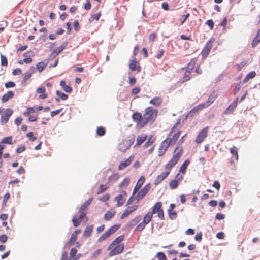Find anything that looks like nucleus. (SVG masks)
Masks as SVG:
<instances>
[{"label": "nucleus", "mask_w": 260, "mask_h": 260, "mask_svg": "<svg viewBox=\"0 0 260 260\" xmlns=\"http://www.w3.org/2000/svg\"><path fill=\"white\" fill-rule=\"evenodd\" d=\"M158 110L151 106L147 107L143 115L141 113L134 112L132 116L133 121L137 128L141 129L148 123L152 124L155 121L158 115Z\"/></svg>", "instance_id": "obj_1"}, {"label": "nucleus", "mask_w": 260, "mask_h": 260, "mask_svg": "<svg viewBox=\"0 0 260 260\" xmlns=\"http://www.w3.org/2000/svg\"><path fill=\"white\" fill-rule=\"evenodd\" d=\"M183 154L181 147L177 146L174 151L172 158L165 166V171L157 175L154 180L155 185L159 184L169 175L171 169L177 164Z\"/></svg>", "instance_id": "obj_2"}, {"label": "nucleus", "mask_w": 260, "mask_h": 260, "mask_svg": "<svg viewBox=\"0 0 260 260\" xmlns=\"http://www.w3.org/2000/svg\"><path fill=\"white\" fill-rule=\"evenodd\" d=\"M92 200L93 198L91 197L81 206L78 212L79 214V216L77 215L74 216L72 219V222L75 227H77L79 225L82 219L85 218V221H87L88 218L86 216L87 214L86 209L90 205L92 201Z\"/></svg>", "instance_id": "obj_3"}, {"label": "nucleus", "mask_w": 260, "mask_h": 260, "mask_svg": "<svg viewBox=\"0 0 260 260\" xmlns=\"http://www.w3.org/2000/svg\"><path fill=\"white\" fill-rule=\"evenodd\" d=\"M178 124V123H175L170 131L169 136H171L173 134H174L172 135V137L171 138L167 137L166 138V139L168 140V141L172 145H173L176 143V142L178 139V138L180 137V134H181L180 130L179 129V130L176 131V128L177 127Z\"/></svg>", "instance_id": "obj_4"}, {"label": "nucleus", "mask_w": 260, "mask_h": 260, "mask_svg": "<svg viewBox=\"0 0 260 260\" xmlns=\"http://www.w3.org/2000/svg\"><path fill=\"white\" fill-rule=\"evenodd\" d=\"M153 214L150 211L148 212L144 216L142 222H140L136 228L135 230L138 232H142L146 227V225L149 223L153 218Z\"/></svg>", "instance_id": "obj_5"}, {"label": "nucleus", "mask_w": 260, "mask_h": 260, "mask_svg": "<svg viewBox=\"0 0 260 260\" xmlns=\"http://www.w3.org/2000/svg\"><path fill=\"white\" fill-rule=\"evenodd\" d=\"M162 204L161 202H157L153 206L152 211H150L153 215L157 213L158 218L160 220L165 219L164 213L162 209Z\"/></svg>", "instance_id": "obj_6"}, {"label": "nucleus", "mask_w": 260, "mask_h": 260, "mask_svg": "<svg viewBox=\"0 0 260 260\" xmlns=\"http://www.w3.org/2000/svg\"><path fill=\"white\" fill-rule=\"evenodd\" d=\"M119 228L120 225H114L112 226L106 232L100 236L98 240V242H101L107 239L111 235L116 232Z\"/></svg>", "instance_id": "obj_7"}, {"label": "nucleus", "mask_w": 260, "mask_h": 260, "mask_svg": "<svg viewBox=\"0 0 260 260\" xmlns=\"http://www.w3.org/2000/svg\"><path fill=\"white\" fill-rule=\"evenodd\" d=\"M13 112V110L9 108L6 109L4 112V109L0 107L1 122L3 124L8 122Z\"/></svg>", "instance_id": "obj_8"}, {"label": "nucleus", "mask_w": 260, "mask_h": 260, "mask_svg": "<svg viewBox=\"0 0 260 260\" xmlns=\"http://www.w3.org/2000/svg\"><path fill=\"white\" fill-rule=\"evenodd\" d=\"M170 145H172L168 141V140L166 139L162 141L158 149V155L160 157L163 156Z\"/></svg>", "instance_id": "obj_9"}, {"label": "nucleus", "mask_w": 260, "mask_h": 260, "mask_svg": "<svg viewBox=\"0 0 260 260\" xmlns=\"http://www.w3.org/2000/svg\"><path fill=\"white\" fill-rule=\"evenodd\" d=\"M209 129V127L206 126L199 133L195 140L196 143L200 144L204 141L208 136Z\"/></svg>", "instance_id": "obj_10"}, {"label": "nucleus", "mask_w": 260, "mask_h": 260, "mask_svg": "<svg viewBox=\"0 0 260 260\" xmlns=\"http://www.w3.org/2000/svg\"><path fill=\"white\" fill-rule=\"evenodd\" d=\"M214 41L215 39L212 38L207 43L206 46L204 47V48H203L201 52V54L203 57H206L208 56L213 47V44L214 42Z\"/></svg>", "instance_id": "obj_11"}, {"label": "nucleus", "mask_w": 260, "mask_h": 260, "mask_svg": "<svg viewBox=\"0 0 260 260\" xmlns=\"http://www.w3.org/2000/svg\"><path fill=\"white\" fill-rule=\"evenodd\" d=\"M151 188V184L147 183L146 184L138 193L136 197L137 201H140L142 199L146 194L148 192Z\"/></svg>", "instance_id": "obj_12"}, {"label": "nucleus", "mask_w": 260, "mask_h": 260, "mask_svg": "<svg viewBox=\"0 0 260 260\" xmlns=\"http://www.w3.org/2000/svg\"><path fill=\"white\" fill-rule=\"evenodd\" d=\"M230 152L232 156L229 160V163L231 165H235L236 162H237L239 159V155L238 152V148L236 146H233L230 149Z\"/></svg>", "instance_id": "obj_13"}, {"label": "nucleus", "mask_w": 260, "mask_h": 260, "mask_svg": "<svg viewBox=\"0 0 260 260\" xmlns=\"http://www.w3.org/2000/svg\"><path fill=\"white\" fill-rule=\"evenodd\" d=\"M205 108V106L200 104L193 108L186 115V118L192 117L196 114L198 113L199 111Z\"/></svg>", "instance_id": "obj_14"}, {"label": "nucleus", "mask_w": 260, "mask_h": 260, "mask_svg": "<svg viewBox=\"0 0 260 260\" xmlns=\"http://www.w3.org/2000/svg\"><path fill=\"white\" fill-rule=\"evenodd\" d=\"M115 246V247L112 249V250L110 252L109 254L110 256H113L114 255L121 253L123 251L124 247L123 243L119 245H116Z\"/></svg>", "instance_id": "obj_15"}, {"label": "nucleus", "mask_w": 260, "mask_h": 260, "mask_svg": "<svg viewBox=\"0 0 260 260\" xmlns=\"http://www.w3.org/2000/svg\"><path fill=\"white\" fill-rule=\"evenodd\" d=\"M123 194H119L116 196L114 200L117 202V206L120 207L122 206L125 201V197L127 194L125 191H122Z\"/></svg>", "instance_id": "obj_16"}, {"label": "nucleus", "mask_w": 260, "mask_h": 260, "mask_svg": "<svg viewBox=\"0 0 260 260\" xmlns=\"http://www.w3.org/2000/svg\"><path fill=\"white\" fill-rule=\"evenodd\" d=\"M138 207V205H133L127 207L121 215L120 219H123L128 216L130 214L135 211L137 209Z\"/></svg>", "instance_id": "obj_17"}, {"label": "nucleus", "mask_w": 260, "mask_h": 260, "mask_svg": "<svg viewBox=\"0 0 260 260\" xmlns=\"http://www.w3.org/2000/svg\"><path fill=\"white\" fill-rule=\"evenodd\" d=\"M134 157L133 155H131L127 159H126L124 161L120 162L118 167V169L119 170H122L124 169L125 168L129 166V165L132 162Z\"/></svg>", "instance_id": "obj_18"}, {"label": "nucleus", "mask_w": 260, "mask_h": 260, "mask_svg": "<svg viewBox=\"0 0 260 260\" xmlns=\"http://www.w3.org/2000/svg\"><path fill=\"white\" fill-rule=\"evenodd\" d=\"M217 96V94L215 93V92H213L208 97L207 101L205 103H202V105L205 106V108L208 107L214 102Z\"/></svg>", "instance_id": "obj_19"}, {"label": "nucleus", "mask_w": 260, "mask_h": 260, "mask_svg": "<svg viewBox=\"0 0 260 260\" xmlns=\"http://www.w3.org/2000/svg\"><path fill=\"white\" fill-rule=\"evenodd\" d=\"M68 45L67 42L63 43L62 45H61L60 46L57 47L56 49L54 50V51L52 52L51 54V56H52L53 58H54L56 57L58 54H59L60 53H61L67 47Z\"/></svg>", "instance_id": "obj_20"}, {"label": "nucleus", "mask_w": 260, "mask_h": 260, "mask_svg": "<svg viewBox=\"0 0 260 260\" xmlns=\"http://www.w3.org/2000/svg\"><path fill=\"white\" fill-rule=\"evenodd\" d=\"M130 145L126 140H122L118 144V149L121 151L124 152L130 147Z\"/></svg>", "instance_id": "obj_21"}, {"label": "nucleus", "mask_w": 260, "mask_h": 260, "mask_svg": "<svg viewBox=\"0 0 260 260\" xmlns=\"http://www.w3.org/2000/svg\"><path fill=\"white\" fill-rule=\"evenodd\" d=\"M145 179L144 176H141L139 178V179L137 181L136 186L134 188L133 194H135L138 191V190L142 187V186L143 185L145 182Z\"/></svg>", "instance_id": "obj_22"}, {"label": "nucleus", "mask_w": 260, "mask_h": 260, "mask_svg": "<svg viewBox=\"0 0 260 260\" xmlns=\"http://www.w3.org/2000/svg\"><path fill=\"white\" fill-rule=\"evenodd\" d=\"M124 239V236L122 235L119 236L117 237L108 246V249H111L115 245H119L121 242Z\"/></svg>", "instance_id": "obj_23"}, {"label": "nucleus", "mask_w": 260, "mask_h": 260, "mask_svg": "<svg viewBox=\"0 0 260 260\" xmlns=\"http://www.w3.org/2000/svg\"><path fill=\"white\" fill-rule=\"evenodd\" d=\"M147 138V135L146 134H142L141 135L138 136L137 137V142L134 147L140 146Z\"/></svg>", "instance_id": "obj_24"}, {"label": "nucleus", "mask_w": 260, "mask_h": 260, "mask_svg": "<svg viewBox=\"0 0 260 260\" xmlns=\"http://www.w3.org/2000/svg\"><path fill=\"white\" fill-rule=\"evenodd\" d=\"M137 62L136 59L134 58L129 63V67L130 69L134 71L136 70L138 72H139L141 70V68L139 66H137Z\"/></svg>", "instance_id": "obj_25"}, {"label": "nucleus", "mask_w": 260, "mask_h": 260, "mask_svg": "<svg viewBox=\"0 0 260 260\" xmlns=\"http://www.w3.org/2000/svg\"><path fill=\"white\" fill-rule=\"evenodd\" d=\"M162 99L160 96H156L152 98L150 101L149 103L154 106L158 107L162 103Z\"/></svg>", "instance_id": "obj_26"}, {"label": "nucleus", "mask_w": 260, "mask_h": 260, "mask_svg": "<svg viewBox=\"0 0 260 260\" xmlns=\"http://www.w3.org/2000/svg\"><path fill=\"white\" fill-rule=\"evenodd\" d=\"M94 228L93 225L87 226L83 233V236L85 237H89L91 236Z\"/></svg>", "instance_id": "obj_27"}, {"label": "nucleus", "mask_w": 260, "mask_h": 260, "mask_svg": "<svg viewBox=\"0 0 260 260\" xmlns=\"http://www.w3.org/2000/svg\"><path fill=\"white\" fill-rule=\"evenodd\" d=\"M14 93L12 91H9L5 93L2 98V101L3 103L7 102L9 99L12 98Z\"/></svg>", "instance_id": "obj_28"}, {"label": "nucleus", "mask_w": 260, "mask_h": 260, "mask_svg": "<svg viewBox=\"0 0 260 260\" xmlns=\"http://www.w3.org/2000/svg\"><path fill=\"white\" fill-rule=\"evenodd\" d=\"M116 212L114 210H110L106 212L104 215V220L109 221L112 219L115 215Z\"/></svg>", "instance_id": "obj_29"}, {"label": "nucleus", "mask_w": 260, "mask_h": 260, "mask_svg": "<svg viewBox=\"0 0 260 260\" xmlns=\"http://www.w3.org/2000/svg\"><path fill=\"white\" fill-rule=\"evenodd\" d=\"M48 61L46 60L40 62L36 66L37 69L39 72H41L46 67Z\"/></svg>", "instance_id": "obj_30"}, {"label": "nucleus", "mask_w": 260, "mask_h": 260, "mask_svg": "<svg viewBox=\"0 0 260 260\" xmlns=\"http://www.w3.org/2000/svg\"><path fill=\"white\" fill-rule=\"evenodd\" d=\"M189 162L190 161L188 159L185 160L183 164L181 166L179 171V172L184 174L186 172V168L189 164Z\"/></svg>", "instance_id": "obj_31"}, {"label": "nucleus", "mask_w": 260, "mask_h": 260, "mask_svg": "<svg viewBox=\"0 0 260 260\" xmlns=\"http://www.w3.org/2000/svg\"><path fill=\"white\" fill-rule=\"evenodd\" d=\"M260 42V29L257 31L255 38L253 39L252 42V47H255Z\"/></svg>", "instance_id": "obj_32"}, {"label": "nucleus", "mask_w": 260, "mask_h": 260, "mask_svg": "<svg viewBox=\"0 0 260 260\" xmlns=\"http://www.w3.org/2000/svg\"><path fill=\"white\" fill-rule=\"evenodd\" d=\"M197 63V59H192L187 64L186 70L192 72Z\"/></svg>", "instance_id": "obj_33"}, {"label": "nucleus", "mask_w": 260, "mask_h": 260, "mask_svg": "<svg viewBox=\"0 0 260 260\" xmlns=\"http://www.w3.org/2000/svg\"><path fill=\"white\" fill-rule=\"evenodd\" d=\"M178 180L177 179H173L170 181L169 182V187L171 189H174L178 187Z\"/></svg>", "instance_id": "obj_34"}, {"label": "nucleus", "mask_w": 260, "mask_h": 260, "mask_svg": "<svg viewBox=\"0 0 260 260\" xmlns=\"http://www.w3.org/2000/svg\"><path fill=\"white\" fill-rule=\"evenodd\" d=\"M0 143L2 144H5V143L8 144H13L12 137V136H9V137H8L4 138L2 139V140H1Z\"/></svg>", "instance_id": "obj_35"}, {"label": "nucleus", "mask_w": 260, "mask_h": 260, "mask_svg": "<svg viewBox=\"0 0 260 260\" xmlns=\"http://www.w3.org/2000/svg\"><path fill=\"white\" fill-rule=\"evenodd\" d=\"M192 72L186 70L183 77L182 82H186L189 81L191 77L190 74Z\"/></svg>", "instance_id": "obj_36"}, {"label": "nucleus", "mask_w": 260, "mask_h": 260, "mask_svg": "<svg viewBox=\"0 0 260 260\" xmlns=\"http://www.w3.org/2000/svg\"><path fill=\"white\" fill-rule=\"evenodd\" d=\"M155 140V138L153 136H149L147 142L144 144V147L147 148L150 146Z\"/></svg>", "instance_id": "obj_37"}, {"label": "nucleus", "mask_w": 260, "mask_h": 260, "mask_svg": "<svg viewBox=\"0 0 260 260\" xmlns=\"http://www.w3.org/2000/svg\"><path fill=\"white\" fill-rule=\"evenodd\" d=\"M119 178V175L118 173H114L112 174L108 178L109 182H114L117 181Z\"/></svg>", "instance_id": "obj_38"}, {"label": "nucleus", "mask_w": 260, "mask_h": 260, "mask_svg": "<svg viewBox=\"0 0 260 260\" xmlns=\"http://www.w3.org/2000/svg\"><path fill=\"white\" fill-rule=\"evenodd\" d=\"M108 187L109 186H107L106 185H101L98 189L97 194H101L102 193L105 191L108 188Z\"/></svg>", "instance_id": "obj_39"}, {"label": "nucleus", "mask_w": 260, "mask_h": 260, "mask_svg": "<svg viewBox=\"0 0 260 260\" xmlns=\"http://www.w3.org/2000/svg\"><path fill=\"white\" fill-rule=\"evenodd\" d=\"M129 183V179L128 178H124L119 185L120 188L126 187Z\"/></svg>", "instance_id": "obj_40"}, {"label": "nucleus", "mask_w": 260, "mask_h": 260, "mask_svg": "<svg viewBox=\"0 0 260 260\" xmlns=\"http://www.w3.org/2000/svg\"><path fill=\"white\" fill-rule=\"evenodd\" d=\"M35 109L32 107H28L26 111L24 113V115L26 117H28L31 114L35 113Z\"/></svg>", "instance_id": "obj_41"}, {"label": "nucleus", "mask_w": 260, "mask_h": 260, "mask_svg": "<svg viewBox=\"0 0 260 260\" xmlns=\"http://www.w3.org/2000/svg\"><path fill=\"white\" fill-rule=\"evenodd\" d=\"M101 14L100 13H98L92 15L89 18V21L90 22H93L95 20L98 21L99 19V18L101 16Z\"/></svg>", "instance_id": "obj_42"}, {"label": "nucleus", "mask_w": 260, "mask_h": 260, "mask_svg": "<svg viewBox=\"0 0 260 260\" xmlns=\"http://www.w3.org/2000/svg\"><path fill=\"white\" fill-rule=\"evenodd\" d=\"M106 131L103 127H98L96 129V134L99 136H103L105 134Z\"/></svg>", "instance_id": "obj_43"}, {"label": "nucleus", "mask_w": 260, "mask_h": 260, "mask_svg": "<svg viewBox=\"0 0 260 260\" xmlns=\"http://www.w3.org/2000/svg\"><path fill=\"white\" fill-rule=\"evenodd\" d=\"M56 94L62 100H66L68 98V95L64 93L60 92L59 90L56 91Z\"/></svg>", "instance_id": "obj_44"}, {"label": "nucleus", "mask_w": 260, "mask_h": 260, "mask_svg": "<svg viewBox=\"0 0 260 260\" xmlns=\"http://www.w3.org/2000/svg\"><path fill=\"white\" fill-rule=\"evenodd\" d=\"M142 218L140 215L136 216L135 218H134L133 219H132L131 221V224L132 225H135L137 224L138 222L140 221Z\"/></svg>", "instance_id": "obj_45"}, {"label": "nucleus", "mask_w": 260, "mask_h": 260, "mask_svg": "<svg viewBox=\"0 0 260 260\" xmlns=\"http://www.w3.org/2000/svg\"><path fill=\"white\" fill-rule=\"evenodd\" d=\"M158 260H167V257L164 253L162 252H158L156 255Z\"/></svg>", "instance_id": "obj_46"}, {"label": "nucleus", "mask_w": 260, "mask_h": 260, "mask_svg": "<svg viewBox=\"0 0 260 260\" xmlns=\"http://www.w3.org/2000/svg\"><path fill=\"white\" fill-rule=\"evenodd\" d=\"M110 196L109 193H106L102 197L100 198L99 200L103 202H105L108 201L110 199Z\"/></svg>", "instance_id": "obj_47"}, {"label": "nucleus", "mask_w": 260, "mask_h": 260, "mask_svg": "<svg viewBox=\"0 0 260 260\" xmlns=\"http://www.w3.org/2000/svg\"><path fill=\"white\" fill-rule=\"evenodd\" d=\"M77 252V250L75 248H73L71 249V251L70 252L71 260H73L74 258H75L76 257Z\"/></svg>", "instance_id": "obj_48"}, {"label": "nucleus", "mask_w": 260, "mask_h": 260, "mask_svg": "<svg viewBox=\"0 0 260 260\" xmlns=\"http://www.w3.org/2000/svg\"><path fill=\"white\" fill-rule=\"evenodd\" d=\"M1 61L2 66L6 67L8 66V60L6 56L2 55L1 57Z\"/></svg>", "instance_id": "obj_49"}, {"label": "nucleus", "mask_w": 260, "mask_h": 260, "mask_svg": "<svg viewBox=\"0 0 260 260\" xmlns=\"http://www.w3.org/2000/svg\"><path fill=\"white\" fill-rule=\"evenodd\" d=\"M77 239V236L76 234H72L69 240V243L73 244L76 241Z\"/></svg>", "instance_id": "obj_50"}, {"label": "nucleus", "mask_w": 260, "mask_h": 260, "mask_svg": "<svg viewBox=\"0 0 260 260\" xmlns=\"http://www.w3.org/2000/svg\"><path fill=\"white\" fill-rule=\"evenodd\" d=\"M168 213H169V216H170V218L172 219H174L176 218L177 217V213L173 211V210H172L171 211H168Z\"/></svg>", "instance_id": "obj_51"}, {"label": "nucleus", "mask_w": 260, "mask_h": 260, "mask_svg": "<svg viewBox=\"0 0 260 260\" xmlns=\"http://www.w3.org/2000/svg\"><path fill=\"white\" fill-rule=\"evenodd\" d=\"M26 136L32 141H34L37 139V138L34 136V134L32 132L28 133Z\"/></svg>", "instance_id": "obj_52"}, {"label": "nucleus", "mask_w": 260, "mask_h": 260, "mask_svg": "<svg viewBox=\"0 0 260 260\" xmlns=\"http://www.w3.org/2000/svg\"><path fill=\"white\" fill-rule=\"evenodd\" d=\"M63 108H61L59 109H57L55 111H52L50 112V116L51 117H54L55 115L58 114L62 110Z\"/></svg>", "instance_id": "obj_53"}, {"label": "nucleus", "mask_w": 260, "mask_h": 260, "mask_svg": "<svg viewBox=\"0 0 260 260\" xmlns=\"http://www.w3.org/2000/svg\"><path fill=\"white\" fill-rule=\"evenodd\" d=\"M206 24H207L211 29H213L214 25V23L212 19L208 20L206 21Z\"/></svg>", "instance_id": "obj_54"}, {"label": "nucleus", "mask_w": 260, "mask_h": 260, "mask_svg": "<svg viewBox=\"0 0 260 260\" xmlns=\"http://www.w3.org/2000/svg\"><path fill=\"white\" fill-rule=\"evenodd\" d=\"M101 250L98 249L91 255V258H96L101 254Z\"/></svg>", "instance_id": "obj_55"}, {"label": "nucleus", "mask_w": 260, "mask_h": 260, "mask_svg": "<svg viewBox=\"0 0 260 260\" xmlns=\"http://www.w3.org/2000/svg\"><path fill=\"white\" fill-rule=\"evenodd\" d=\"M5 86L6 88H12L15 86V84L12 81H9L6 83Z\"/></svg>", "instance_id": "obj_56"}, {"label": "nucleus", "mask_w": 260, "mask_h": 260, "mask_svg": "<svg viewBox=\"0 0 260 260\" xmlns=\"http://www.w3.org/2000/svg\"><path fill=\"white\" fill-rule=\"evenodd\" d=\"M26 149V147L24 145H22V146H21L20 147H19L17 149H16V152L18 153V154H19V153H22V152L24 151Z\"/></svg>", "instance_id": "obj_57"}, {"label": "nucleus", "mask_w": 260, "mask_h": 260, "mask_svg": "<svg viewBox=\"0 0 260 260\" xmlns=\"http://www.w3.org/2000/svg\"><path fill=\"white\" fill-rule=\"evenodd\" d=\"M212 186L215 187L216 189L219 190L220 188V184L218 181H215L212 185Z\"/></svg>", "instance_id": "obj_58"}, {"label": "nucleus", "mask_w": 260, "mask_h": 260, "mask_svg": "<svg viewBox=\"0 0 260 260\" xmlns=\"http://www.w3.org/2000/svg\"><path fill=\"white\" fill-rule=\"evenodd\" d=\"M10 197V194L9 193H6L4 195V198H3V201L4 204H5L6 203L7 201L9 199Z\"/></svg>", "instance_id": "obj_59"}, {"label": "nucleus", "mask_w": 260, "mask_h": 260, "mask_svg": "<svg viewBox=\"0 0 260 260\" xmlns=\"http://www.w3.org/2000/svg\"><path fill=\"white\" fill-rule=\"evenodd\" d=\"M140 87H136L133 89L132 91V94L135 95L138 94L140 91Z\"/></svg>", "instance_id": "obj_60"}, {"label": "nucleus", "mask_w": 260, "mask_h": 260, "mask_svg": "<svg viewBox=\"0 0 260 260\" xmlns=\"http://www.w3.org/2000/svg\"><path fill=\"white\" fill-rule=\"evenodd\" d=\"M8 237L6 235L3 234L0 236V242L5 243L7 241Z\"/></svg>", "instance_id": "obj_61"}, {"label": "nucleus", "mask_w": 260, "mask_h": 260, "mask_svg": "<svg viewBox=\"0 0 260 260\" xmlns=\"http://www.w3.org/2000/svg\"><path fill=\"white\" fill-rule=\"evenodd\" d=\"M235 109L233 107H230V105L228 106L227 109L225 111V114H230L233 112Z\"/></svg>", "instance_id": "obj_62"}, {"label": "nucleus", "mask_w": 260, "mask_h": 260, "mask_svg": "<svg viewBox=\"0 0 260 260\" xmlns=\"http://www.w3.org/2000/svg\"><path fill=\"white\" fill-rule=\"evenodd\" d=\"M64 91L67 93H70L72 91V88L68 85H66L63 88Z\"/></svg>", "instance_id": "obj_63"}, {"label": "nucleus", "mask_w": 260, "mask_h": 260, "mask_svg": "<svg viewBox=\"0 0 260 260\" xmlns=\"http://www.w3.org/2000/svg\"><path fill=\"white\" fill-rule=\"evenodd\" d=\"M194 239L196 241L198 242H200L202 240V234L201 233H200L199 234H197L196 236L194 237Z\"/></svg>", "instance_id": "obj_64"}]
</instances>
